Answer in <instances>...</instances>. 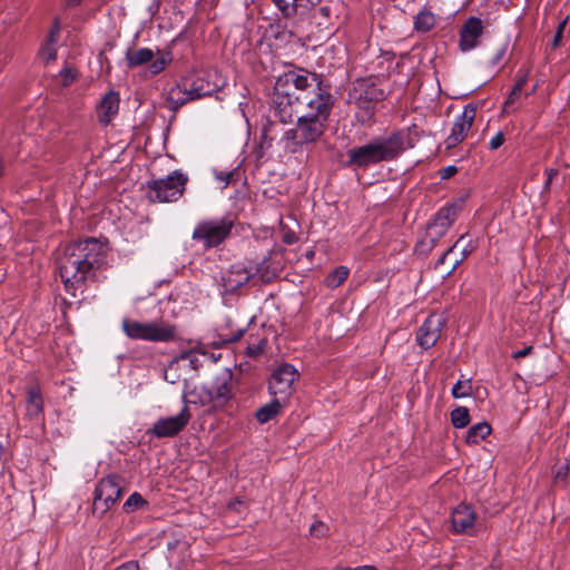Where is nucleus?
<instances>
[{
  "label": "nucleus",
  "mask_w": 570,
  "mask_h": 570,
  "mask_svg": "<svg viewBox=\"0 0 570 570\" xmlns=\"http://www.w3.org/2000/svg\"><path fill=\"white\" fill-rule=\"evenodd\" d=\"M105 254V246L96 238L68 245L59 259V273L66 289L75 295L76 289L104 264Z\"/></svg>",
  "instance_id": "1"
},
{
  "label": "nucleus",
  "mask_w": 570,
  "mask_h": 570,
  "mask_svg": "<svg viewBox=\"0 0 570 570\" xmlns=\"http://www.w3.org/2000/svg\"><path fill=\"white\" fill-rule=\"evenodd\" d=\"M307 111L298 117L294 128L285 131L282 142L291 153H297L304 145L317 141L324 134L333 106V98L326 90H320L315 97L307 98Z\"/></svg>",
  "instance_id": "2"
},
{
  "label": "nucleus",
  "mask_w": 570,
  "mask_h": 570,
  "mask_svg": "<svg viewBox=\"0 0 570 570\" xmlns=\"http://www.w3.org/2000/svg\"><path fill=\"white\" fill-rule=\"evenodd\" d=\"M403 150L404 135L393 132L387 137H377L363 146L350 149L348 164L357 168H366L381 161L392 160Z\"/></svg>",
  "instance_id": "3"
},
{
  "label": "nucleus",
  "mask_w": 570,
  "mask_h": 570,
  "mask_svg": "<svg viewBox=\"0 0 570 570\" xmlns=\"http://www.w3.org/2000/svg\"><path fill=\"white\" fill-rule=\"evenodd\" d=\"M122 331L131 340L149 342H169L175 338L176 330L164 322H138L130 318L122 320Z\"/></svg>",
  "instance_id": "4"
},
{
  "label": "nucleus",
  "mask_w": 570,
  "mask_h": 570,
  "mask_svg": "<svg viewBox=\"0 0 570 570\" xmlns=\"http://www.w3.org/2000/svg\"><path fill=\"white\" fill-rule=\"evenodd\" d=\"M187 177L175 170L165 178L153 179L147 183V197L150 202L169 203L181 197Z\"/></svg>",
  "instance_id": "5"
},
{
  "label": "nucleus",
  "mask_w": 570,
  "mask_h": 570,
  "mask_svg": "<svg viewBox=\"0 0 570 570\" xmlns=\"http://www.w3.org/2000/svg\"><path fill=\"white\" fill-rule=\"evenodd\" d=\"M233 226L234 222L228 216L205 219L196 225L191 238L207 248L215 247L228 237Z\"/></svg>",
  "instance_id": "6"
},
{
  "label": "nucleus",
  "mask_w": 570,
  "mask_h": 570,
  "mask_svg": "<svg viewBox=\"0 0 570 570\" xmlns=\"http://www.w3.org/2000/svg\"><path fill=\"white\" fill-rule=\"evenodd\" d=\"M121 493V480L117 475H108L101 479L94 494V513L105 514L120 498Z\"/></svg>",
  "instance_id": "7"
},
{
  "label": "nucleus",
  "mask_w": 570,
  "mask_h": 570,
  "mask_svg": "<svg viewBox=\"0 0 570 570\" xmlns=\"http://www.w3.org/2000/svg\"><path fill=\"white\" fill-rule=\"evenodd\" d=\"M184 406L178 414L159 417L149 430V433L158 439L173 438L181 432L191 419L187 395H183Z\"/></svg>",
  "instance_id": "8"
},
{
  "label": "nucleus",
  "mask_w": 570,
  "mask_h": 570,
  "mask_svg": "<svg viewBox=\"0 0 570 570\" xmlns=\"http://www.w3.org/2000/svg\"><path fill=\"white\" fill-rule=\"evenodd\" d=\"M464 199L461 198L450 205L438 210L433 220L429 224L426 235L430 238V245L433 246L438 239L443 237L451 225L456 219L459 212L462 209Z\"/></svg>",
  "instance_id": "9"
},
{
  "label": "nucleus",
  "mask_w": 570,
  "mask_h": 570,
  "mask_svg": "<svg viewBox=\"0 0 570 570\" xmlns=\"http://www.w3.org/2000/svg\"><path fill=\"white\" fill-rule=\"evenodd\" d=\"M298 377L299 373L292 364H279L269 379L271 394L285 401L292 394L293 384Z\"/></svg>",
  "instance_id": "10"
},
{
  "label": "nucleus",
  "mask_w": 570,
  "mask_h": 570,
  "mask_svg": "<svg viewBox=\"0 0 570 570\" xmlns=\"http://www.w3.org/2000/svg\"><path fill=\"white\" fill-rule=\"evenodd\" d=\"M186 80H188L189 95L193 96L194 100L209 96L225 85V80L215 70L196 75Z\"/></svg>",
  "instance_id": "11"
},
{
  "label": "nucleus",
  "mask_w": 570,
  "mask_h": 570,
  "mask_svg": "<svg viewBox=\"0 0 570 570\" xmlns=\"http://www.w3.org/2000/svg\"><path fill=\"white\" fill-rule=\"evenodd\" d=\"M294 94L283 86V82L276 81L273 95V110L275 116L282 122H288L293 119L295 104L299 99L298 96L293 97Z\"/></svg>",
  "instance_id": "12"
},
{
  "label": "nucleus",
  "mask_w": 570,
  "mask_h": 570,
  "mask_svg": "<svg viewBox=\"0 0 570 570\" xmlns=\"http://www.w3.org/2000/svg\"><path fill=\"white\" fill-rule=\"evenodd\" d=\"M475 115L476 108L470 104L466 105L463 111L455 117V120L451 129V134L445 140L448 148H453L465 139L468 132L472 128Z\"/></svg>",
  "instance_id": "13"
},
{
  "label": "nucleus",
  "mask_w": 570,
  "mask_h": 570,
  "mask_svg": "<svg viewBox=\"0 0 570 570\" xmlns=\"http://www.w3.org/2000/svg\"><path fill=\"white\" fill-rule=\"evenodd\" d=\"M277 81L283 82V86L287 88L289 91L292 88L302 91L312 88L314 90L312 97H315V94L320 92V90H324L321 87V81L318 77L307 71H289L286 72L284 76L279 77Z\"/></svg>",
  "instance_id": "14"
},
{
  "label": "nucleus",
  "mask_w": 570,
  "mask_h": 570,
  "mask_svg": "<svg viewBox=\"0 0 570 570\" xmlns=\"http://www.w3.org/2000/svg\"><path fill=\"white\" fill-rule=\"evenodd\" d=\"M444 324L445 320L442 315H430L416 333L417 344L425 350L432 347L440 338Z\"/></svg>",
  "instance_id": "15"
},
{
  "label": "nucleus",
  "mask_w": 570,
  "mask_h": 570,
  "mask_svg": "<svg viewBox=\"0 0 570 570\" xmlns=\"http://www.w3.org/2000/svg\"><path fill=\"white\" fill-rule=\"evenodd\" d=\"M126 60L129 67H138L147 62H150L148 70L151 76L161 72L165 69L168 61L165 57H158L157 59H154V52L151 49L148 48H140L134 51H127Z\"/></svg>",
  "instance_id": "16"
},
{
  "label": "nucleus",
  "mask_w": 570,
  "mask_h": 570,
  "mask_svg": "<svg viewBox=\"0 0 570 570\" xmlns=\"http://www.w3.org/2000/svg\"><path fill=\"white\" fill-rule=\"evenodd\" d=\"M250 278V273L242 264L232 265L227 271L223 272L220 277V286L224 294H230L245 285Z\"/></svg>",
  "instance_id": "17"
},
{
  "label": "nucleus",
  "mask_w": 570,
  "mask_h": 570,
  "mask_svg": "<svg viewBox=\"0 0 570 570\" xmlns=\"http://www.w3.org/2000/svg\"><path fill=\"white\" fill-rule=\"evenodd\" d=\"M476 514L474 510L466 504H459L451 514L452 529L456 533L472 534Z\"/></svg>",
  "instance_id": "18"
},
{
  "label": "nucleus",
  "mask_w": 570,
  "mask_h": 570,
  "mask_svg": "<svg viewBox=\"0 0 570 570\" xmlns=\"http://www.w3.org/2000/svg\"><path fill=\"white\" fill-rule=\"evenodd\" d=\"M483 24L479 18L471 17L463 24L460 31V48L462 51H469L476 47L479 38L482 35Z\"/></svg>",
  "instance_id": "19"
},
{
  "label": "nucleus",
  "mask_w": 570,
  "mask_h": 570,
  "mask_svg": "<svg viewBox=\"0 0 570 570\" xmlns=\"http://www.w3.org/2000/svg\"><path fill=\"white\" fill-rule=\"evenodd\" d=\"M119 95L110 90L100 100L97 108V116L100 124L107 126L115 118L119 110Z\"/></svg>",
  "instance_id": "20"
},
{
  "label": "nucleus",
  "mask_w": 570,
  "mask_h": 570,
  "mask_svg": "<svg viewBox=\"0 0 570 570\" xmlns=\"http://www.w3.org/2000/svg\"><path fill=\"white\" fill-rule=\"evenodd\" d=\"M166 100L171 110H177L186 102L194 100L189 95L188 80L170 86L166 91Z\"/></svg>",
  "instance_id": "21"
},
{
  "label": "nucleus",
  "mask_w": 570,
  "mask_h": 570,
  "mask_svg": "<svg viewBox=\"0 0 570 570\" xmlns=\"http://www.w3.org/2000/svg\"><path fill=\"white\" fill-rule=\"evenodd\" d=\"M284 17H292L299 10L305 11L317 4L321 0H273Z\"/></svg>",
  "instance_id": "22"
},
{
  "label": "nucleus",
  "mask_w": 570,
  "mask_h": 570,
  "mask_svg": "<svg viewBox=\"0 0 570 570\" xmlns=\"http://www.w3.org/2000/svg\"><path fill=\"white\" fill-rule=\"evenodd\" d=\"M363 81L357 82V85L353 88V94L351 97L355 99L360 108L371 110L372 101L379 99V95L376 94V89L374 87H367L365 90H363Z\"/></svg>",
  "instance_id": "23"
},
{
  "label": "nucleus",
  "mask_w": 570,
  "mask_h": 570,
  "mask_svg": "<svg viewBox=\"0 0 570 570\" xmlns=\"http://www.w3.org/2000/svg\"><path fill=\"white\" fill-rule=\"evenodd\" d=\"M59 35L58 22H56L55 27L50 30L47 42L40 48L38 57L43 63H49L56 60L57 49L55 47Z\"/></svg>",
  "instance_id": "24"
},
{
  "label": "nucleus",
  "mask_w": 570,
  "mask_h": 570,
  "mask_svg": "<svg viewBox=\"0 0 570 570\" xmlns=\"http://www.w3.org/2000/svg\"><path fill=\"white\" fill-rule=\"evenodd\" d=\"M284 400L279 399V397H274L273 401H271L269 403L265 404L264 406H262L257 412H256V419L259 423H267L268 421H271L273 417H275L278 413H279V410L282 407V402Z\"/></svg>",
  "instance_id": "25"
},
{
  "label": "nucleus",
  "mask_w": 570,
  "mask_h": 570,
  "mask_svg": "<svg viewBox=\"0 0 570 570\" xmlns=\"http://www.w3.org/2000/svg\"><path fill=\"white\" fill-rule=\"evenodd\" d=\"M491 426L487 422H480L472 425L466 433V443L476 444L484 440L491 433Z\"/></svg>",
  "instance_id": "26"
},
{
  "label": "nucleus",
  "mask_w": 570,
  "mask_h": 570,
  "mask_svg": "<svg viewBox=\"0 0 570 570\" xmlns=\"http://www.w3.org/2000/svg\"><path fill=\"white\" fill-rule=\"evenodd\" d=\"M43 403L38 389H31L28 392L27 414L29 416H38L42 412Z\"/></svg>",
  "instance_id": "27"
},
{
  "label": "nucleus",
  "mask_w": 570,
  "mask_h": 570,
  "mask_svg": "<svg viewBox=\"0 0 570 570\" xmlns=\"http://www.w3.org/2000/svg\"><path fill=\"white\" fill-rule=\"evenodd\" d=\"M348 274L350 269L346 266H338L326 276L325 285L328 288H336L347 279Z\"/></svg>",
  "instance_id": "28"
},
{
  "label": "nucleus",
  "mask_w": 570,
  "mask_h": 570,
  "mask_svg": "<svg viewBox=\"0 0 570 570\" xmlns=\"http://www.w3.org/2000/svg\"><path fill=\"white\" fill-rule=\"evenodd\" d=\"M435 23V17L432 12L422 10L420 11L414 20V28L416 31L426 32Z\"/></svg>",
  "instance_id": "29"
},
{
  "label": "nucleus",
  "mask_w": 570,
  "mask_h": 570,
  "mask_svg": "<svg viewBox=\"0 0 570 570\" xmlns=\"http://www.w3.org/2000/svg\"><path fill=\"white\" fill-rule=\"evenodd\" d=\"M451 421L454 428L463 429L470 423L469 410L464 406H459L451 412Z\"/></svg>",
  "instance_id": "30"
},
{
  "label": "nucleus",
  "mask_w": 570,
  "mask_h": 570,
  "mask_svg": "<svg viewBox=\"0 0 570 570\" xmlns=\"http://www.w3.org/2000/svg\"><path fill=\"white\" fill-rule=\"evenodd\" d=\"M451 394L454 399H464L472 394V384L470 379L459 380L452 387Z\"/></svg>",
  "instance_id": "31"
},
{
  "label": "nucleus",
  "mask_w": 570,
  "mask_h": 570,
  "mask_svg": "<svg viewBox=\"0 0 570 570\" xmlns=\"http://www.w3.org/2000/svg\"><path fill=\"white\" fill-rule=\"evenodd\" d=\"M266 345L265 336H257L255 340L249 341L246 346V353L248 356L256 357L261 355Z\"/></svg>",
  "instance_id": "32"
},
{
  "label": "nucleus",
  "mask_w": 570,
  "mask_h": 570,
  "mask_svg": "<svg viewBox=\"0 0 570 570\" xmlns=\"http://www.w3.org/2000/svg\"><path fill=\"white\" fill-rule=\"evenodd\" d=\"M146 500L137 492L129 495V498L124 503V511L129 513L136 511L137 509L146 505Z\"/></svg>",
  "instance_id": "33"
},
{
  "label": "nucleus",
  "mask_w": 570,
  "mask_h": 570,
  "mask_svg": "<svg viewBox=\"0 0 570 570\" xmlns=\"http://www.w3.org/2000/svg\"><path fill=\"white\" fill-rule=\"evenodd\" d=\"M331 18V9L327 6L320 7L314 12V19L317 20V24L323 27L324 29H328V23H326Z\"/></svg>",
  "instance_id": "34"
},
{
  "label": "nucleus",
  "mask_w": 570,
  "mask_h": 570,
  "mask_svg": "<svg viewBox=\"0 0 570 570\" xmlns=\"http://www.w3.org/2000/svg\"><path fill=\"white\" fill-rule=\"evenodd\" d=\"M213 173H214V176H215L216 180H218L219 183L223 184V188H225L229 184L232 177L234 176V171L233 170H217V169H214Z\"/></svg>",
  "instance_id": "35"
},
{
  "label": "nucleus",
  "mask_w": 570,
  "mask_h": 570,
  "mask_svg": "<svg viewBox=\"0 0 570 570\" xmlns=\"http://www.w3.org/2000/svg\"><path fill=\"white\" fill-rule=\"evenodd\" d=\"M326 532L327 527L321 521H315L309 528V533L317 538L324 537Z\"/></svg>",
  "instance_id": "36"
},
{
  "label": "nucleus",
  "mask_w": 570,
  "mask_h": 570,
  "mask_svg": "<svg viewBox=\"0 0 570 570\" xmlns=\"http://www.w3.org/2000/svg\"><path fill=\"white\" fill-rule=\"evenodd\" d=\"M503 142H504L503 134L501 131H499L489 141V147H490V149L495 150V149L500 148L503 145Z\"/></svg>",
  "instance_id": "37"
},
{
  "label": "nucleus",
  "mask_w": 570,
  "mask_h": 570,
  "mask_svg": "<svg viewBox=\"0 0 570 570\" xmlns=\"http://www.w3.org/2000/svg\"><path fill=\"white\" fill-rule=\"evenodd\" d=\"M517 97H518V95H513L512 91L510 92L508 99L504 101V105H503L504 114H510L515 109L514 101H515Z\"/></svg>",
  "instance_id": "38"
},
{
  "label": "nucleus",
  "mask_w": 570,
  "mask_h": 570,
  "mask_svg": "<svg viewBox=\"0 0 570 570\" xmlns=\"http://www.w3.org/2000/svg\"><path fill=\"white\" fill-rule=\"evenodd\" d=\"M529 75H530L529 68H521L518 71V80L515 83H520V86L523 87L528 80Z\"/></svg>",
  "instance_id": "39"
},
{
  "label": "nucleus",
  "mask_w": 570,
  "mask_h": 570,
  "mask_svg": "<svg viewBox=\"0 0 570 570\" xmlns=\"http://www.w3.org/2000/svg\"><path fill=\"white\" fill-rule=\"evenodd\" d=\"M456 173L455 166H448L441 170V178L442 179H449Z\"/></svg>",
  "instance_id": "40"
},
{
  "label": "nucleus",
  "mask_w": 570,
  "mask_h": 570,
  "mask_svg": "<svg viewBox=\"0 0 570 570\" xmlns=\"http://www.w3.org/2000/svg\"><path fill=\"white\" fill-rule=\"evenodd\" d=\"M115 570H139V566L136 561H129V562L122 563Z\"/></svg>",
  "instance_id": "41"
},
{
  "label": "nucleus",
  "mask_w": 570,
  "mask_h": 570,
  "mask_svg": "<svg viewBox=\"0 0 570 570\" xmlns=\"http://www.w3.org/2000/svg\"><path fill=\"white\" fill-rule=\"evenodd\" d=\"M531 351H532L531 346L524 347L522 350H519V351L514 352L512 354V357L513 358L524 357V356L529 355Z\"/></svg>",
  "instance_id": "42"
},
{
  "label": "nucleus",
  "mask_w": 570,
  "mask_h": 570,
  "mask_svg": "<svg viewBox=\"0 0 570 570\" xmlns=\"http://www.w3.org/2000/svg\"><path fill=\"white\" fill-rule=\"evenodd\" d=\"M227 395H228V387L226 384H222V386H219L217 393H216V397L217 399H227Z\"/></svg>",
  "instance_id": "43"
},
{
  "label": "nucleus",
  "mask_w": 570,
  "mask_h": 570,
  "mask_svg": "<svg viewBox=\"0 0 570 570\" xmlns=\"http://www.w3.org/2000/svg\"><path fill=\"white\" fill-rule=\"evenodd\" d=\"M462 239H463V236H462V237H460V239L454 244V246H453V247L449 248V249L443 254V256L439 259V262H438V263H439V264H443V263H444V261H445L446 255H448V254H450V253H452V252L454 250V248L459 245V243H460Z\"/></svg>",
  "instance_id": "44"
},
{
  "label": "nucleus",
  "mask_w": 570,
  "mask_h": 570,
  "mask_svg": "<svg viewBox=\"0 0 570 570\" xmlns=\"http://www.w3.org/2000/svg\"><path fill=\"white\" fill-rule=\"evenodd\" d=\"M562 35H563V33L561 32V30H557V31H556V35H554V37H553V41H552V47H554V48H556V47H558V46H559V43H560V41H561V39H562Z\"/></svg>",
  "instance_id": "45"
},
{
  "label": "nucleus",
  "mask_w": 570,
  "mask_h": 570,
  "mask_svg": "<svg viewBox=\"0 0 570 570\" xmlns=\"http://www.w3.org/2000/svg\"><path fill=\"white\" fill-rule=\"evenodd\" d=\"M341 570H376V568H374L372 566H362V567H356V568H343Z\"/></svg>",
  "instance_id": "46"
},
{
  "label": "nucleus",
  "mask_w": 570,
  "mask_h": 570,
  "mask_svg": "<svg viewBox=\"0 0 570 570\" xmlns=\"http://www.w3.org/2000/svg\"><path fill=\"white\" fill-rule=\"evenodd\" d=\"M558 171L556 169H550L548 171V178L546 185H549L554 176H557Z\"/></svg>",
  "instance_id": "47"
},
{
  "label": "nucleus",
  "mask_w": 570,
  "mask_h": 570,
  "mask_svg": "<svg viewBox=\"0 0 570 570\" xmlns=\"http://www.w3.org/2000/svg\"><path fill=\"white\" fill-rule=\"evenodd\" d=\"M522 88L523 87H521L520 83H515L511 91L513 92V95H518L519 96L521 90H522Z\"/></svg>",
  "instance_id": "48"
},
{
  "label": "nucleus",
  "mask_w": 570,
  "mask_h": 570,
  "mask_svg": "<svg viewBox=\"0 0 570 570\" xmlns=\"http://www.w3.org/2000/svg\"><path fill=\"white\" fill-rule=\"evenodd\" d=\"M243 334H244V330H238L237 334H236V335L230 336L228 340H229V341H236V340H238Z\"/></svg>",
  "instance_id": "49"
},
{
  "label": "nucleus",
  "mask_w": 570,
  "mask_h": 570,
  "mask_svg": "<svg viewBox=\"0 0 570 570\" xmlns=\"http://www.w3.org/2000/svg\"><path fill=\"white\" fill-rule=\"evenodd\" d=\"M566 24H567V19L562 20V21L558 24L557 30H561V32L563 33L564 28H566Z\"/></svg>",
  "instance_id": "50"
},
{
  "label": "nucleus",
  "mask_w": 570,
  "mask_h": 570,
  "mask_svg": "<svg viewBox=\"0 0 570 570\" xmlns=\"http://www.w3.org/2000/svg\"><path fill=\"white\" fill-rule=\"evenodd\" d=\"M81 0H67V4L69 7H72V6H77L78 3H80Z\"/></svg>",
  "instance_id": "51"
},
{
  "label": "nucleus",
  "mask_w": 570,
  "mask_h": 570,
  "mask_svg": "<svg viewBox=\"0 0 570 570\" xmlns=\"http://www.w3.org/2000/svg\"><path fill=\"white\" fill-rule=\"evenodd\" d=\"M72 79L73 76L71 75V70H66V78H69Z\"/></svg>",
  "instance_id": "52"
},
{
  "label": "nucleus",
  "mask_w": 570,
  "mask_h": 570,
  "mask_svg": "<svg viewBox=\"0 0 570 570\" xmlns=\"http://www.w3.org/2000/svg\"><path fill=\"white\" fill-rule=\"evenodd\" d=\"M535 89H537V86H534L533 88H530L531 94H533L535 91Z\"/></svg>",
  "instance_id": "53"
},
{
  "label": "nucleus",
  "mask_w": 570,
  "mask_h": 570,
  "mask_svg": "<svg viewBox=\"0 0 570 570\" xmlns=\"http://www.w3.org/2000/svg\"><path fill=\"white\" fill-rule=\"evenodd\" d=\"M535 89H537V86H534L533 88H530L531 94H533L535 91Z\"/></svg>",
  "instance_id": "54"
}]
</instances>
